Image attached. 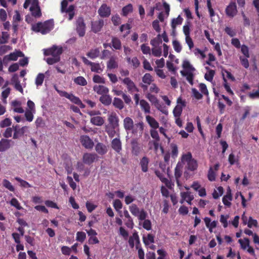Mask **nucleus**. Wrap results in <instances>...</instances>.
Returning a JSON list of instances; mask_svg holds the SVG:
<instances>
[{"label": "nucleus", "mask_w": 259, "mask_h": 259, "mask_svg": "<svg viewBox=\"0 0 259 259\" xmlns=\"http://www.w3.org/2000/svg\"><path fill=\"white\" fill-rule=\"evenodd\" d=\"M63 53V48L62 47L53 46L52 48L45 49L44 54L45 56L51 55L53 57H60V55Z\"/></svg>", "instance_id": "20e7f679"}, {"label": "nucleus", "mask_w": 259, "mask_h": 259, "mask_svg": "<svg viewBox=\"0 0 259 259\" xmlns=\"http://www.w3.org/2000/svg\"><path fill=\"white\" fill-rule=\"evenodd\" d=\"M17 57L16 52L10 53L9 55H6L3 58L4 63H7L9 61H16Z\"/></svg>", "instance_id": "c9c22d12"}, {"label": "nucleus", "mask_w": 259, "mask_h": 259, "mask_svg": "<svg viewBox=\"0 0 259 259\" xmlns=\"http://www.w3.org/2000/svg\"><path fill=\"white\" fill-rule=\"evenodd\" d=\"M100 50L99 48H96L94 49L91 50L89 52L87 53V56L92 59H94L98 57L100 55Z\"/></svg>", "instance_id": "473e14b6"}, {"label": "nucleus", "mask_w": 259, "mask_h": 259, "mask_svg": "<svg viewBox=\"0 0 259 259\" xmlns=\"http://www.w3.org/2000/svg\"><path fill=\"white\" fill-rule=\"evenodd\" d=\"M15 179L18 182L20 183V185L21 187L24 188H30L31 186L26 181H24L21 179L19 177H15Z\"/></svg>", "instance_id": "bf43d9fd"}, {"label": "nucleus", "mask_w": 259, "mask_h": 259, "mask_svg": "<svg viewBox=\"0 0 259 259\" xmlns=\"http://www.w3.org/2000/svg\"><path fill=\"white\" fill-rule=\"evenodd\" d=\"M113 207L117 211H119L122 207V203L119 199H115L113 202Z\"/></svg>", "instance_id": "69168bd1"}, {"label": "nucleus", "mask_w": 259, "mask_h": 259, "mask_svg": "<svg viewBox=\"0 0 259 259\" xmlns=\"http://www.w3.org/2000/svg\"><path fill=\"white\" fill-rule=\"evenodd\" d=\"M80 141L82 145L86 149L93 148L94 146V142L88 136H81Z\"/></svg>", "instance_id": "ddd939ff"}, {"label": "nucleus", "mask_w": 259, "mask_h": 259, "mask_svg": "<svg viewBox=\"0 0 259 259\" xmlns=\"http://www.w3.org/2000/svg\"><path fill=\"white\" fill-rule=\"evenodd\" d=\"M91 70L92 72L100 73L103 71V69L101 67L99 63L93 62L91 66Z\"/></svg>", "instance_id": "4c0bfd02"}, {"label": "nucleus", "mask_w": 259, "mask_h": 259, "mask_svg": "<svg viewBox=\"0 0 259 259\" xmlns=\"http://www.w3.org/2000/svg\"><path fill=\"white\" fill-rule=\"evenodd\" d=\"M133 6L130 4L125 7H123L122 9V14L124 16H126L129 13L133 12Z\"/></svg>", "instance_id": "37998d69"}, {"label": "nucleus", "mask_w": 259, "mask_h": 259, "mask_svg": "<svg viewBox=\"0 0 259 259\" xmlns=\"http://www.w3.org/2000/svg\"><path fill=\"white\" fill-rule=\"evenodd\" d=\"M172 43L175 51L177 53L181 52L182 49V47L180 42L176 39L174 40Z\"/></svg>", "instance_id": "09e8293b"}, {"label": "nucleus", "mask_w": 259, "mask_h": 259, "mask_svg": "<svg viewBox=\"0 0 259 259\" xmlns=\"http://www.w3.org/2000/svg\"><path fill=\"white\" fill-rule=\"evenodd\" d=\"M143 241L145 245H148L150 243L154 242V236L152 234H148L147 237L143 236Z\"/></svg>", "instance_id": "58836bf2"}, {"label": "nucleus", "mask_w": 259, "mask_h": 259, "mask_svg": "<svg viewBox=\"0 0 259 259\" xmlns=\"http://www.w3.org/2000/svg\"><path fill=\"white\" fill-rule=\"evenodd\" d=\"M73 81L75 83L79 85L85 86L87 84V81L83 76H78L75 78Z\"/></svg>", "instance_id": "ea45409f"}, {"label": "nucleus", "mask_w": 259, "mask_h": 259, "mask_svg": "<svg viewBox=\"0 0 259 259\" xmlns=\"http://www.w3.org/2000/svg\"><path fill=\"white\" fill-rule=\"evenodd\" d=\"M170 148L171 149V156L175 158L177 157L178 155V146L175 144H171Z\"/></svg>", "instance_id": "5fc2aeb1"}, {"label": "nucleus", "mask_w": 259, "mask_h": 259, "mask_svg": "<svg viewBox=\"0 0 259 259\" xmlns=\"http://www.w3.org/2000/svg\"><path fill=\"white\" fill-rule=\"evenodd\" d=\"M93 90L98 94L101 96L109 93V89L103 85H95L93 87Z\"/></svg>", "instance_id": "a211bd4d"}, {"label": "nucleus", "mask_w": 259, "mask_h": 259, "mask_svg": "<svg viewBox=\"0 0 259 259\" xmlns=\"http://www.w3.org/2000/svg\"><path fill=\"white\" fill-rule=\"evenodd\" d=\"M45 78V75L43 73H39L35 78V84L37 86L41 85Z\"/></svg>", "instance_id": "a18cd8bd"}, {"label": "nucleus", "mask_w": 259, "mask_h": 259, "mask_svg": "<svg viewBox=\"0 0 259 259\" xmlns=\"http://www.w3.org/2000/svg\"><path fill=\"white\" fill-rule=\"evenodd\" d=\"M76 30L80 37H82L85 34V24L82 17H79L76 21Z\"/></svg>", "instance_id": "6e6552de"}, {"label": "nucleus", "mask_w": 259, "mask_h": 259, "mask_svg": "<svg viewBox=\"0 0 259 259\" xmlns=\"http://www.w3.org/2000/svg\"><path fill=\"white\" fill-rule=\"evenodd\" d=\"M95 150L100 155H103L105 154L108 149L107 146L102 143H98L95 146Z\"/></svg>", "instance_id": "aec40b11"}, {"label": "nucleus", "mask_w": 259, "mask_h": 259, "mask_svg": "<svg viewBox=\"0 0 259 259\" xmlns=\"http://www.w3.org/2000/svg\"><path fill=\"white\" fill-rule=\"evenodd\" d=\"M119 80L126 86L127 91L130 94H133L134 92H139V90L134 83V82L128 77L122 78L120 77H119Z\"/></svg>", "instance_id": "7ed1b4c3"}, {"label": "nucleus", "mask_w": 259, "mask_h": 259, "mask_svg": "<svg viewBox=\"0 0 259 259\" xmlns=\"http://www.w3.org/2000/svg\"><path fill=\"white\" fill-rule=\"evenodd\" d=\"M182 161H185L187 163L186 168L190 171H195L197 169L198 163L197 161L192 158L191 152H188L183 154L181 158Z\"/></svg>", "instance_id": "f03ea898"}, {"label": "nucleus", "mask_w": 259, "mask_h": 259, "mask_svg": "<svg viewBox=\"0 0 259 259\" xmlns=\"http://www.w3.org/2000/svg\"><path fill=\"white\" fill-rule=\"evenodd\" d=\"M226 15L231 18L234 17L237 13V6L234 2H231L225 9Z\"/></svg>", "instance_id": "1a4fd4ad"}, {"label": "nucleus", "mask_w": 259, "mask_h": 259, "mask_svg": "<svg viewBox=\"0 0 259 259\" xmlns=\"http://www.w3.org/2000/svg\"><path fill=\"white\" fill-rule=\"evenodd\" d=\"M147 98L149 100V101L154 105V106L159 111L162 112L164 114L167 113V111L164 110V107L162 105H161L159 100L157 99L156 97L153 95L151 94H148L147 95Z\"/></svg>", "instance_id": "423d86ee"}, {"label": "nucleus", "mask_w": 259, "mask_h": 259, "mask_svg": "<svg viewBox=\"0 0 259 259\" xmlns=\"http://www.w3.org/2000/svg\"><path fill=\"white\" fill-rule=\"evenodd\" d=\"M34 113V111L26 110L24 115L26 120L29 122H31L33 119V113Z\"/></svg>", "instance_id": "8fccbe9b"}, {"label": "nucleus", "mask_w": 259, "mask_h": 259, "mask_svg": "<svg viewBox=\"0 0 259 259\" xmlns=\"http://www.w3.org/2000/svg\"><path fill=\"white\" fill-rule=\"evenodd\" d=\"M183 21V19L180 15H179L177 18H174L172 19L171 23V27L172 28L173 33L175 32L177 26L181 25Z\"/></svg>", "instance_id": "c756f323"}, {"label": "nucleus", "mask_w": 259, "mask_h": 259, "mask_svg": "<svg viewBox=\"0 0 259 259\" xmlns=\"http://www.w3.org/2000/svg\"><path fill=\"white\" fill-rule=\"evenodd\" d=\"M183 168V164L181 162H178L175 168V177L176 179L177 184L179 187H180L181 186L180 179L182 175Z\"/></svg>", "instance_id": "9d476101"}, {"label": "nucleus", "mask_w": 259, "mask_h": 259, "mask_svg": "<svg viewBox=\"0 0 259 259\" xmlns=\"http://www.w3.org/2000/svg\"><path fill=\"white\" fill-rule=\"evenodd\" d=\"M28 129V126H24L14 132L13 135V139H17L19 137L22 136Z\"/></svg>", "instance_id": "f704fd0d"}, {"label": "nucleus", "mask_w": 259, "mask_h": 259, "mask_svg": "<svg viewBox=\"0 0 259 259\" xmlns=\"http://www.w3.org/2000/svg\"><path fill=\"white\" fill-rule=\"evenodd\" d=\"M108 125L113 126L116 127L119 126V118L115 112L111 113L108 117Z\"/></svg>", "instance_id": "f3484780"}, {"label": "nucleus", "mask_w": 259, "mask_h": 259, "mask_svg": "<svg viewBox=\"0 0 259 259\" xmlns=\"http://www.w3.org/2000/svg\"><path fill=\"white\" fill-rule=\"evenodd\" d=\"M149 163V159L146 156H144L140 160V165L143 172H146L148 171Z\"/></svg>", "instance_id": "412c9836"}, {"label": "nucleus", "mask_w": 259, "mask_h": 259, "mask_svg": "<svg viewBox=\"0 0 259 259\" xmlns=\"http://www.w3.org/2000/svg\"><path fill=\"white\" fill-rule=\"evenodd\" d=\"M74 5H70L69 6V7L67 8V10H66V12H65L66 13H68V15H69V18H68V19L69 20H71L74 16Z\"/></svg>", "instance_id": "de8ad7c7"}, {"label": "nucleus", "mask_w": 259, "mask_h": 259, "mask_svg": "<svg viewBox=\"0 0 259 259\" xmlns=\"http://www.w3.org/2000/svg\"><path fill=\"white\" fill-rule=\"evenodd\" d=\"M139 104L142 110L144 111L145 113H150V106L146 100L144 99L141 100Z\"/></svg>", "instance_id": "2f4dec72"}, {"label": "nucleus", "mask_w": 259, "mask_h": 259, "mask_svg": "<svg viewBox=\"0 0 259 259\" xmlns=\"http://www.w3.org/2000/svg\"><path fill=\"white\" fill-rule=\"evenodd\" d=\"M104 24V22L102 19L92 22L91 28L92 31L96 33L100 31L103 27Z\"/></svg>", "instance_id": "dca6fc26"}, {"label": "nucleus", "mask_w": 259, "mask_h": 259, "mask_svg": "<svg viewBox=\"0 0 259 259\" xmlns=\"http://www.w3.org/2000/svg\"><path fill=\"white\" fill-rule=\"evenodd\" d=\"M182 199L180 201L181 203H183L184 201H186L189 204H191V201L194 199L193 195H191L189 192H184L181 193Z\"/></svg>", "instance_id": "6ab92c4d"}, {"label": "nucleus", "mask_w": 259, "mask_h": 259, "mask_svg": "<svg viewBox=\"0 0 259 259\" xmlns=\"http://www.w3.org/2000/svg\"><path fill=\"white\" fill-rule=\"evenodd\" d=\"M29 10L32 16L36 18H40L42 15L38 0L32 1Z\"/></svg>", "instance_id": "39448f33"}, {"label": "nucleus", "mask_w": 259, "mask_h": 259, "mask_svg": "<svg viewBox=\"0 0 259 259\" xmlns=\"http://www.w3.org/2000/svg\"><path fill=\"white\" fill-rule=\"evenodd\" d=\"M111 48L113 50H120L122 48L120 40L116 37H112L111 39Z\"/></svg>", "instance_id": "5701e85b"}, {"label": "nucleus", "mask_w": 259, "mask_h": 259, "mask_svg": "<svg viewBox=\"0 0 259 259\" xmlns=\"http://www.w3.org/2000/svg\"><path fill=\"white\" fill-rule=\"evenodd\" d=\"M232 200V196L231 193V189L229 187L227 190V194L225 195L222 199L223 202L226 206L230 207L231 205L230 201Z\"/></svg>", "instance_id": "393cba45"}, {"label": "nucleus", "mask_w": 259, "mask_h": 259, "mask_svg": "<svg viewBox=\"0 0 259 259\" xmlns=\"http://www.w3.org/2000/svg\"><path fill=\"white\" fill-rule=\"evenodd\" d=\"M162 43V39L161 38L160 34H158L156 37L152 39L150 41V44L154 47L159 45Z\"/></svg>", "instance_id": "603ef678"}, {"label": "nucleus", "mask_w": 259, "mask_h": 259, "mask_svg": "<svg viewBox=\"0 0 259 259\" xmlns=\"http://www.w3.org/2000/svg\"><path fill=\"white\" fill-rule=\"evenodd\" d=\"M124 127L126 131H130L133 129L134 127V121L133 119L129 117H125L123 120Z\"/></svg>", "instance_id": "a878e982"}, {"label": "nucleus", "mask_w": 259, "mask_h": 259, "mask_svg": "<svg viewBox=\"0 0 259 259\" xmlns=\"http://www.w3.org/2000/svg\"><path fill=\"white\" fill-rule=\"evenodd\" d=\"M108 69H112L118 67V63L116 61L115 58L111 57L108 61L107 64Z\"/></svg>", "instance_id": "e433bc0d"}, {"label": "nucleus", "mask_w": 259, "mask_h": 259, "mask_svg": "<svg viewBox=\"0 0 259 259\" xmlns=\"http://www.w3.org/2000/svg\"><path fill=\"white\" fill-rule=\"evenodd\" d=\"M177 103L181 104V105H177L174 109L173 114L175 117H179L181 116L183 111V107L186 106L185 102L183 101L181 98L178 99Z\"/></svg>", "instance_id": "f8f14e48"}, {"label": "nucleus", "mask_w": 259, "mask_h": 259, "mask_svg": "<svg viewBox=\"0 0 259 259\" xmlns=\"http://www.w3.org/2000/svg\"><path fill=\"white\" fill-rule=\"evenodd\" d=\"M98 12L101 17H108L111 14V9L106 4H103L99 9Z\"/></svg>", "instance_id": "4468645a"}, {"label": "nucleus", "mask_w": 259, "mask_h": 259, "mask_svg": "<svg viewBox=\"0 0 259 259\" xmlns=\"http://www.w3.org/2000/svg\"><path fill=\"white\" fill-rule=\"evenodd\" d=\"M11 120L9 118H6L0 122V127L4 128L10 126L11 124Z\"/></svg>", "instance_id": "680f3d73"}, {"label": "nucleus", "mask_w": 259, "mask_h": 259, "mask_svg": "<svg viewBox=\"0 0 259 259\" xmlns=\"http://www.w3.org/2000/svg\"><path fill=\"white\" fill-rule=\"evenodd\" d=\"M98 158V155L95 153H85L82 157V161L84 163L91 165Z\"/></svg>", "instance_id": "9b49d317"}, {"label": "nucleus", "mask_w": 259, "mask_h": 259, "mask_svg": "<svg viewBox=\"0 0 259 259\" xmlns=\"http://www.w3.org/2000/svg\"><path fill=\"white\" fill-rule=\"evenodd\" d=\"M137 217L140 221H144L146 220V219L147 217V213L144 209H142Z\"/></svg>", "instance_id": "338daca9"}, {"label": "nucleus", "mask_w": 259, "mask_h": 259, "mask_svg": "<svg viewBox=\"0 0 259 259\" xmlns=\"http://www.w3.org/2000/svg\"><path fill=\"white\" fill-rule=\"evenodd\" d=\"M99 101L104 105L109 106L112 103V98L108 94L101 96L99 98Z\"/></svg>", "instance_id": "bb28decb"}, {"label": "nucleus", "mask_w": 259, "mask_h": 259, "mask_svg": "<svg viewBox=\"0 0 259 259\" xmlns=\"http://www.w3.org/2000/svg\"><path fill=\"white\" fill-rule=\"evenodd\" d=\"M86 238V234L83 232H77L76 233V240L77 241L83 242Z\"/></svg>", "instance_id": "3c124183"}, {"label": "nucleus", "mask_w": 259, "mask_h": 259, "mask_svg": "<svg viewBox=\"0 0 259 259\" xmlns=\"http://www.w3.org/2000/svg\"><path fill=\"white\" fill-rule=\"evenodd\" d=\"M238 242L240 243L241 248L243 249H246L247 246L249 245V240L247 238H245L244 241L242 239H239Z\"/></svg>", "instance_id": "864d4df0"}, {"label": "nucleus", "mask_w": 259, "mask_h": 259, "mask_svg": "<svg viewBox=\"0 0 259 259\" xmlns=\"http://www.w3.org/2000/svg\"><path fill=\"white\" fill-rule=\"evenodd\" d=\"M131 146L132 153L137 156L141 151L138 141L136 139H133L131 141Z\"/></svg>", "instance_id": "b1692460"}, {"label": "nucleus", "mask_w": 259, "mask_h": 259, "mask_svg": "<svg viewBox=\"0 0 259 259\" xmlns=\"http://www.w3.org/2000/svg\"><path fill=\"white\" fill-rule=\"evenodd\" d=\"M223 85L224 87V88L226 90V91L230 95H232V96L234 95V93L231 89L229 84L227 82V79L225 78L224 74H223Z\"/></svg>", "instance_id": "a19ab883"}, {"label": "nucleus", "mask_w": 259, "mask_h": 259, "mask_svg": "<svg viewBox=\"0 0 259 259\" xmlns=\"http://www.w3.org/2000/svg\"><path fill=\"white\" fill-rule=\"evenodd\" d=\"M214 71L213 70H210L208 73H206L204 75V78L206 80L209 81H211L213 79L214 75Z\"/></svg>", "instance_id": "0e129e2a"}, {"label": "nucleus", "mask_w": 259, "mask_h": 259, "mask_svg": "<svg viewBox=\"0 0 259 259\" xmlns=\"http://www.w3.org/2000/svg\"><path fill=\"white\" fill-rule=\"evenodd\" d=\"M10 204L11 205L15 207L18 210H21V209H22V206H21L19 201L15 198H13L11 199L10 201Z\"/></svg>", "instance_id": "e2e57ef3"}, {"label": "nucleus", "mask_w": 259, "mask_h": 259, "mask_svg": "<svg viewBox=\"0 0 259 259\" xmlns=\"http://www.w3.org/2000/svg\"><path fill=\"white\" fill-rule=\"evenodd\" d=\"M113 105L119 110H121L124 108V103L122 100L119 98L115 97L112 102Z\"/></svg>", "instance_id": "72a5a7b5"}, {"label": "nucleus", "mask_w": 259, "mask_h": 259, "mask_svg": "<svg viewBox=\"0 0 259 259\" xmlns=\"http://www.w3.org/2000/svg\"><path fill=\"white\" fill-rule=\"evenodd\" d=\"M93 80L95 83L103 84L105 83V79L99 75H94Z\"/></svg>", "instance_id": "13d9d810"}, {"label": "nucleus", "mask_w": 259, "mask_h": 259, "mask_svg": "<svg viewBox=\"0 0 259 259\" xmlns=\"http://www.w3.org/2000/svg\"><path fill=\"white\" fill-rule=\"evenodd\" d=\"M248 58H246V57H239V59L240 60L241 65L246 69H247L249 66Z\"/></svg>", "instance_id": "4d7b16f0"}, {"label": "nucleus", "mask_w": 259, "mask_h": 259, "mask_svg": "<svg viewBox=\"0 0 259 259\" xmlns=\"http://www.w3.org/2000/svg\"><path fill=\"white\" fill-rule=\"evenodd\" d=\"M3 185L4 187L8 189L11 192L15 191L14 187L13 186L12 184L7 179H4L2 182Z\"/></svg>", "instance_id": "49530a36"}, {"label": "nucleus", "mask_w": 259, "mask_h": 259, "mask_svg": "<svg viewBox=\"0 0 259 259\" xmlns=\"http://www.w3.org/2000/svg\"><path fill=\"white\" fill-rule=\"evenodd\" d=\"M54 27V21L50 19L44 23L39 22L32 26V30L36 32H40L42 34L49 33Z\"/></svg>", "instance_id": "f257e3e1"}, {"label": "nucleus", "mask_w": 259, "mask_h": 259, "mask_svg": "<svg viewBox=\"0 0 259 259\" xmlns=\"http://www.w3.org/2000/svg\"><path fill=\"white\" fill-rule=\"evenodd\" d=\"M135 128L133 129V133H137L139 132L142 134L144 130V124L142 122L136 123L135 125Z\"/></svg>", "instance_id": "c03bdc74"}, {"label": "nucleus", "mask_w": 259, "mask_h": 259, "mask_svg": "<svg viewBox=\"0 0 259 259\" xmlns=\"http://www.w3.org/2000/svg\"><path fill=\"white\" fill-rule=\"evenodd\" d=\"M91 123L97 126H101L104 123V120L101 116H94L91 118Z\"/></svg>", "instance_id": "cd10ccee"}, {"label": "nucleus", "mask_w": 259, "mask_h": 259, "mask_svg": "<svg viewBox=\"0 0 259 259\" xmlns=\"http://www.w3.org/2000/svg\"><path fill=\"white\" fill-rule=\"evenodd\" d=\"M11 140L6 139H2L0 141V152H4L9 149L11 147Z\"/></svg>", "instance_id": "4be33fe9"}, {"label": "nucleus", "mask_w": 259, "mask_h": 259, "mask_svg": "<svg viewBox=\"0 0 259 259\" xmlns=\"http://www.w3.org/2000/svg\"><path fill=\"white\" fill-rule=\"evenodd\" d=\"M142 81L145 83L150 84L152 81V76L149 73H146L142 78Z\"/></svg>", "instance_id": "6e6d98bb"}, {"label": "nucleus", "mask_w": 259, "mask_h": 259, "mask_svg": "<svg viewBox=\"0 0 259 259\" xmlns=\"http://www.w3.org/2000/svg\"><path fill=\"white\" fill-rule=\"evenodd\" d=\"M62 96L69 99L72 103L77 105L80 108H84L85 107V105L82 103L80 99L78 97L75 96L72 94H69L64 91L62 92Z\"/></svg>", "instance_id": "0eeeda50"}, {"label": "nucleus", "mask_w": 259, "mask_h": 259, "mask_svg": "<svg viewBox=\"0 0 259 259\" xmlns=\"http://www.w3.org/2000/svg\"><path fill=\"white\" fill-rule=\"evenodd\" d=\"M60 60V57H56L52 56L47 59V62L49 65H53L56 63L59 62Z\"/></svg>", "instance_id": "052dcab7"}, {"label": "nucleus", "mask_w": 259, "mask_h": 259, "mask_svg": "<svg viewBox=\"0 0 259 259\" xmlns=\"http://www.w3.org/2000/svg\"><path fill=\"white\" fill-rule=\"evenodd\" d=\"M117 127L111 126L109 125H106L105 127V131L107 133L110 138H113L116 135L115 129Z\"/></svg>", "instance_id": "c85d7f7f"}, {"label": "nucleus", "mask_w": 259, "mask_h": 259, "mask_svg": "<svg viewBox=\"0 0 259 259\" xmlns=\"http://www.w3.org/2000/svg\"><path fill=\"white\" fill-rule=\"evenodd\" d=\"M112 149L117 153H120L122 150V143L119 138H115L111 142Z\"/></svg>", "instance_id": "2eb2a0df"}, {"label": "nucleus", "mask_w": 259, "mask_h": 259, "mask_svg": "<svg viewBox=\"0 0 259 259\" xmlns=\"http://www.w3.org/2000/svg\"><path fill=\"white\" fill-rule=\"evenodd\" d=\"M129 209L132 214L135 217H137L140 212L139 207L135 204H132Z\"/></svg>", "instance_id": "79ce46f5"}, {"label": "nucleus", "mask_w": 259, "mask_h": 259, "mask_svg": "<svg viewBox=\"0 0 259 259\" xmlns=\"http://www.w3.org/2000/svg\"><path fill=\"white\" fill-rule=\"evenodd\" d=\"M36 128L42 127L45 126V123L41 117H37L35 121Z\"/></svg>", "instance_id": "774afa93"}, {"label": "nucleus", "mask_w": 259, "mask_h": 259, "mask_svg": "<svg viewBox=\"0 0 259 259\" xmlns=\"http://www.w3.org/2000/svg\"><path fill=\"white\" fill-rule=\"evenodd\" d=\"M146 119L151 127L154 129H156L159 127L158 122L153 117L150 115H147L146 117Z\"/></svg>", "instance_id": "7c9ffc66"}]
</instances>
